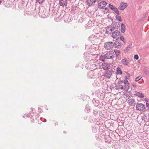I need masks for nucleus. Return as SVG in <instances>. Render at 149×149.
Returning a JSON list of instances; mask_svg holds the SVG:
<instances>
[{
  "label": "nucleus",
  "mask_w": 149,
  "mask_h": 149,
  "mask_svg": "<svg viewBox=\"0 0 149 149\" xmlns=\"http://www.w3.org/2000/svg\"><path fill=\"white\" fill-rule=\"evenodd\" d=\"M104 57L106 59H112V62H113V58L115 57L114 52L112 51L107 52L104 54Z\"/></svg>",
  "instance_id": "1"
},
{
  "label": "nucleus",
  "mask_w": 149,
  "mask_h": 149,
  "mask_svg": "<svg viewBox=\"0 0 149 149\" xmlns=\"http://www.w3.org/2000/svg\"><path fill=\"white\" fill-rule=\"evenodd\" d=\"M98 73L95 70L90 71L87 74V77L89 78H95L97 77Z\"/></svg>",
  "instance_id": "2"
},
{
  "label": "nucleus",
  "mask_w": 149,
  "mask_h": 149,
  "mask_svg": "<svg viewBox=\"0 0 149 149\" xmlns=\"http://www.w3.org/2000/svg\"><path fill=\"white\" fill-rule=\"evenodd\" d=\"M114 46V44L112 42H105L104 43V47L107 50H109L112 48Z\"/></svg>",
  "instance_id": "3"
},
{
  "label": "nucleus",
  "mask_w": 149,
  "mask_h": 149,
  "mask_svg": "<svg viewBox=\"0 0 149 149\" xmlns=\"http://www.w3.org/2000/svg\"><path fill=\"white\" fill-rule=\"evenodd\" d=\"M120 32L118 30L115 31L112 33V37L113 38L116 40L119 38V36L120 35Z\"/></svg>",
  "instance_id": "4"
},
{
  "label": "nucleus",
  "mask_w": 149,
  "mask_h": 149,
  "mask_svg": "<svg viewBox=\"0 0 149 149\" xmlns=\"http://www.w3.org/2000/svg\"><path fill=\"white\" fill-rule=\"evenodd\" d=\"M136 108L137 110L141 111L144 109L145 107L143 104L137 103L136 105Z\"/></svg>",
  "instance_id": "5"
},
{
  "label": "nucleus",
  "mask_w": 149,
  "mask_h": 149,
  "mask_svg": "<svg viewBox=\"0 0 149 149\" xmlns=\"http://www.w3.org/2000/svg\"><path fill=\"white\" fill-rule=\"evenodd\" d=\"M113 71L112 70H107L104 73V76L106 78L109 79L111 76Z\"/></svg>",
  "instance_id": "6"
},
{
  "label": "nucleus",
  "mask_w": 149,
  "mask_h": 149,
  "mask_svg": "<svg viewBox=\"0 0 149 149\" xmlns=\"http://www.w3.org/2000/svg\"><path fill=\"white\" fill-rule=\"evenodd\" d=\"M136 101L135 100L131 98L128 100V103L130 106L133 107L135 106L136 104Z\"/></svg>",
  "instance_id": "7"
},
{
  "label": "nucleus",
  "mask_w": 149,
  "mask_h": 149,
  "mask_svg": "<svg viewBox=\"0 0 149 149\" xmlns=\"http://www.w3.org/2000/svg\"><path fill=\"white\" fill-rule=\"evenodd\" d=\"M127 6V5L126 3L122 2L120 3L118 8L120 10H123L125 9Z\"/></svg>",
  "instance_id": "8"
},
{
  "label": "nucleus",
  "mask_w": 149,
  "mask_h": 149,
  "mask_svg": "<svg viewBox=\"0 0 149 149\" xmlns=\"http://www.w3.org/2000/svg\"><path fill=\"white\" fill-rule=\"evenodd\" d=\"M107 3L105 1L101 2L98 3V6L100 8H102L105 6Z\"/></svg>",
  "instance_id": "9"
},
{
  "label": "nucleus",
  "mask_w": 149,
  "mask_h": 149,
  "mask_svg": "<svg viewBox=\"0 0 149 149\" xmlns=\"http://www.w3.org/2000/svg\"><path fill=\"white\" fill-rule=\"evenodd\" d=\"M117 23L116 22H113L111 24V27L113 28V29L114 30L115 29H118V28L120 27V25L118 24L119 26H117Z\"/></svg>",
  "instance_id": "10"
},
{
  "label": "nucleus",
  "mask_w": 149,
  "mask_h": 149,
  "mask_svg": "<svg viewBox=\"0 0 149 149\" xmlns=\"http://www.w3.org/2000/svg\"><path fill=\"white\" fill-rule=\"evenodd\" d=\"M67 0H60L59 3L60 6H66L67 4Z\"/></svg>",
  "instance_id": "11"
},
{
  "label": "nucleus",
  "mask_w": 149,
  "mask_h": 149,
  "mask_svg": "<svg viewBox=\"0 0 149 149\" xmlns=\"http://www.w3.org/2000/svg\"><path fill=\"white\" fill-rule=\"evenodd\" d=\"M98 38L96 36H95L93 35H92L90 36L88 38V40L92 42L96 40H97Z\"/></svg>",
  "instance_id": "12"
},
{
  "label": "nucleus",
  "mask_w": 149,
  "mask_h": 149,
  "mask_svg": "<svg viewBox=\"0 0 149 149\" xmlns=\"http://www.w3.org/2000/svg\"><path fill=\"white\" fill-rule=\"evenodd\" d=\"M87 4L89 6L94 5L96 2V0H87Z\"/></svg>",
  "instance_id": "13"
},
{
  "label": "nucleus",
  "mask_w": 149,
  "mask_h": 149,
  "mask_svg": "<svg viewBox=\"0 0 149 149\" xmlns=\"http://www.w3.org/2000/svg\"><path fill=\"white\" fill-rule=\"evenodd\" d=\"M114 44V45H115V47L116 48H118L122 45V43L121 42L118 41L115 42Z\"/></svg>",
  "instance_id": "14"
},
{
  "label": "nucleus",
  "mask_w": 149,
  "mask_h": 149,
  "mask_svg": "<svg viewBox=\"0 0 149 149\" xmlns=\"http://www.w3.org/2000/svg\"><path fill=\"white\" fill-rule=\"evenodd\" d=\"M102 66L104 70H106L108 69L109 65L108 63H104L102 64Z\"/></svg>",
  "instance_id": "15"
},
{
  "label": "nucleus",
  "mask_w": 149,
  "mask_h": 149,
  "mask_svg": "<svg viewBox=\"0 0 149 149\" xmlns=\"http://www.w3.org/2000/svg\"><path fill=\"white\" fill-rule=\"evenodd\" d=\"M114 30L113 29H111L109 27H107L106 28V32L107 34H111L112 31Z\"/></svg>",
  "instance_id": "16"
},
{
  "label": "nucleus",
  "mask_w": 149,
  "mask_h": 149,
  "mask_svg": "<svg viewBox=\"0 0 149 149\" xmlns=\"http://www.w3.org/2000/svg\"><path fill=\"white\" fill-rule=\"evenodd\" d=\"M122 63L124 65H127L128 64V62L127 58H125L123 59L121 61Z\"/></svg>",
  "instance_id": "17"
},
{
  "label": "nucleus",
  "mask_w": 149,
  "mask_h": 149,
  "mask_svg": "<svg viewBox=\"0 0 149 149\" xmlns=\"http://www.w3.org/2000/svg\"><path fill=\"white\" fill-rule=\"evenodd\" d=\"M135 95L141 98H143L144 97V95L143 94L137 91L135 92Z\"/></svg>",
  "instance_id": "18"
},
{
  "label": "nucleus",
  "mask_w": 149,
  "mask_h": 149,
  "mask_svg": "<svg viewBox=\"0 0 149 149\" xmlns=\"http://www.w3.org/2000/svg\"><path fill=\"white\" fill-rule=\"evenodd\" d=\"M126 30L125 26L123 23L121 24V31L122 33H124L125 32Z\"/></svg>",
  "instance_id": "19"
},
{
  "label": "nucleus",
  "mask_w": 149,
  "mask_h": 149,
  "mask_svg": "<svg viewBox=\"0 0 149 149\" xmlns=\"http://www.w3.org/2000/svg\"><path fill=\"white\" fill-rule=\"evenodd\" d=\"M100 60L103 62L106 59V58L104 57V55H101L100 56Z\"/></svg>",
  "instance_id": "20"
},
{
  "label": "nucleus",
  "mask_w": 149,
  "mask_h": 149,
  "mask_svg": "<svg viewBox=\"0 0 149 149\" xmlns=\"http://www.w3.org/2000/svg\"><path fill=\"white\" fill-rule=\"evenodd\" d=\"M129 88L130 86L129 84V83L125 84V85L124 86V90L125 91H127L129 89Z\"/></svg>",
  "instance_id": "21"
},
{
  "label": "nucleus",
  "mask_w": 149,
  "mask_h": 149,
  "mask_svg": "<svg viewBox=\"0 0 149 149\" xmlns=\"http://www.w3.org/2000/svg\"><path fill=\"white\" fill-rule=\"evenodd\" d=\"M117 70V74H122V71L119 67H118L116 69Z\"/></svg>",
  "instance_id": "22"
},
{
  "label": "nucleus",
  "mask_w": 149,
  "mask_h": 149,
  "mask_svg": "<svg viewBox=\"0 0 149 149\" xmlns=\"http://www.w3.org/2000/svg\"><path fill=\"white\" fill-rule=\"evenodd\" d=\"M123 86L121 85L120 84H118L117 86H116V89H123Z\"/></svg>",
  "instance_id": "23"
},
{
  "label": "nucleus",
  "mask_w": 149,
  "mask_h": 149,
  "mask_svg": "<svg viewBox=\"0 0 149 149\" xmlns=\"http://www.w3.org/2000/svg\"><path fill=\"white\" fill-rule=\"evenodd\" d=\"M91 109H90L89 106H86L85 109V111L87 113H89Z\"/></svg>",
  "instance_id": "24"
},
{
  "label": "nucleus",
  "mask_w": 149,
  "mask_h": 149,
  "mask_svg": "<svg viewBox=\"0 0 149 149\" xmlns=\"http://www.w3.org/2000/svg\"><path fill=\"white\" fill-rule=\"evenodd\" d=\"M114 52L116 54V57L117 58L119 54L120 51L119 50L116 49L114 50Z\"/></svg>",
  "instance_id": "25"
},
{
  "label": "nucleus",
  "mask_w": 149,
  "mask_h": 149,
  "mask_svg": "<svg viewBox=\"0 0 149 149\" xmlns=\"http://www.w3.org/2000/svg\"><path fill=\"white\" fill-rule=\"evenodd\" d=\"M18 6L19 8L21 9L23 8V5L22 2L21 3H19L18 4Z\"/></svg>",
  "instance_id": "26"
},
{
  "label": "nucleus",
  "mask_w": 149,
  "mask_h": 149,
  "mask_svg": "<svg viewBox=\"0 0 149 149\" xmlns=\"http://www.w3.org/2000/svg\"><path fill=\"white\" fill-rule=\"evenodd\" d=\"M116 19L118 20L119 21L121 22L122 19L120 16L117 15L116 16Z\"/></svg>",
  "instance_id": "27"
},
{
  "label": "nucleus",
  "mask_w": 149,
  "mask_h": 149,
  "mask_svg": "<svg viewBox=\"0 0 149 149\" xmlns=\"http://www.w3.org/2000/svg\"><path fill=\"white\" fill-rule=\"evenodd\" d=\"M143 71L145 74L146 75L149 74V70H148L146 68L143 69Z\"/></svg>",
  "instance_id": "28"
},
{
  "label": "nucleus",
  "mask_w": 149,
  "mask_h": 149,
  "mask_svg": "<svg viewBox=\"0 0 149 149\" xmlns=\"http://www.w3.org/2000/svg\"><path fill=\"white\" fill-rule=\"evenodd\" d=\"M114 11V12L118 15H119V11L118 10L117 8L116 7L113 10Z\"/></svg>",
  "instance_id": "29"
},
{
  "label": "nucleus",
  "mask_w": 149,
  "mask_h": 149,
  "mask_svg": "<svg viewBox=\"0 0 149 149\" xmlns=\"http://www.w3.org/2000/svg\"><path fill=\"white\" fill-rule=\"evenodd\" d=\"M109 6L110 8L112 10H113L114 9L116 8L113 5L111 4L109 5Z\"/></svg>",
  "instance_id": "30"
},
{
  "label": "nucleus",
  "mask_w": 149,
  "mask_h": 149,
  "mask_svg": "<svg viewBox=\"0 0 149 149\" xmlns=\"http://www.w3.org/2000/svg\"><path fill=\"white\" fill-rule=\"evenodd\" d=\"M141 77L140 76H139L137 77H136L135 79V81L137 82L140 80L141 79Z\"/></svg>",
  "instance_id": "31"
},
{
  "label": "nucleus",
  "mask_w": 149,
  "mask_h": 149,
  "mask_svg": "<svg viewBox=\"0 0 149 149\" xmlns=\"http://www.w3.org/2000/svg\"><path fill=\"white\" fill-rule=\"evenodd\" d=\"M127 93L126 94L127 96L130 97V96H132V93H131L130 91L127 92Z\"/></svg>",
  "instance_id": "32"
},
{
  "label": "nucleus",
  "mask_w": 149,
  "mask_h": 149,
  "mask_svg": "<svg viewBox=\"0 0 149 149\" xmlns=\"http://www.w3.org/2000/svg\"><path fill=\"white\" fill-rule=\"evenodd\" d=\"M68 15H65V16L64 17H63V18H64V19H65V21L66 22H69V21H68V20L67 19V20H66V19H65V18H68Z\"/></svg>",
  "instance_id": "33"
},
{
  "label": "nucleus",
  "mask_w": 149,
  "mask_h": 149,
  "mask_svg": "<svg viewBox=\"0 0 149 149\" xmlns=\"http://www.w3.org/2000/svg\"><path fill=\"white\" fill-rule=\"evenodd\" d=\"M130 49V47H127L125 49L124 51L125 52H127L128 51H129Z\"/></svg>",
  "instance_id": "34"
},
{
  "label": "nucleus",
  "mask_w": 149,
  "mask_h": 149,
  "mask_svg": "<svg viewBox=\"0 0 149 149\" xmlns=\"http://www.w3.org/2000/svg\"><path fill=\"white\" fill-rule=\"evenodd\" d=\"M37 1L39 3H41L44 1L45 0H37Z\"/></svg>",
  "instance_id": "35"
},
{
  "label": "nucleus",
  "mask_w": 149,
  "mask_h": 149,
  "mask_svg": "<svg viewBox=\"0 0 149 149\" xmlns=\"http://www.w3.org/2000/svg\"><path fill=\"white\" fill-rule=\"evenodd\" d=\"M134 58L135 59L137 60L139 58V56L137 54H136L134 55Z\"/></svg>",
  "instance_id": "36"
},
{
  "label": "nucleus",
  "mask_w": 149,
  "mask_h": 149,
  "mask_svg": "<svg viewBox=\"0 0 149 149\" xmlns=\"http://www.w3.org/2000/svg\"><path fill=\"white\" fill-rule=\"evenodd\" d=\"M120 39L122 41L124 42H124L125 39H124V38L123 36H121L120 37Z\"/></svg>",
  "instance_id": "37"
},
{
  "label": "nucleus",
  "mask_w": 149,
  "mask_h": 149,
  "mask_svg": "<svg viewBox=\"0 0 149 149\" xmlns=\"http://www.w3.org/2000/svg\"><path fill=\"white\" fill-rule=\"evenodd\" d=\"M146 107L148 108V110L149 111V104L147 102H146Z\"/></svg>",
  "instance_id": "38"
},
{
  "label": "nucleus",
  "mask_w": 149,
  "mask_h": 149,
  "mask_svg": "<svg viewBox=\"0 0 149 149\" xmlns=\"http://www.w3.org/2000/svg\"><path fill=\"white\" fill-rule=\"evenodd\" d=\"M126 73L127 74L128 76H126V79H128V78L130 76V74L129 73L126 72Z\"/></svg>",
  "instance_id": "39"
},
{
  "label": "nucleus",
  "mask_w": 149,
  "mask_h": 149,
  "mask_svg": "<svg viewBox=\"0 0 149 149\" xmlns=\"http://www.w3.org/2000/svg\"><path fill=\"white\" fill-rule=\"evenodd\" d=\"M31 111H32L33 112V113H34L35 111V109H33V108H31Z\"/></svg>",
  "instance_id": "40"
},
{
  "label": "nucleus",
  "mask_w": 149,
  "mask_h": 149,
  "mask_svg": "<svg viewBox=\"0 0 149 149\" xmlns=\"http://www.w3.org/2000/svg\"><path fill=\"white\" fill-rule=\"evenodd\" d=\"M124 83L125 84H127L129 83L127 79H125L124 81Z\"/></svg>",
  "instance_id": "41"
},
{
  "label": "nucleus",
  "mask_w": 149,
  "mask_h": 149,
  "mask_svg": "<svg viewBox=\"0 0 149 149\" xmlns=\"http://www.w3.org/2000/svg\"><path fill=\"white\" fill-rule=\"evenodd\" d=\"M132 44H130L127 47H130V48L131 49V46H132Z\"/></svg>",
  "instance_id": "42"
},
{
  "label": "nucleus",
  "mask_w": 149,
  "mask_h": 149,
  "mask_svg": "<svg viewBox=\"0 0 149 149\" xmlns=\"http://www.w3.org/2000/svg\"><path fill=\"white\" fill-rule=\"evenodd\" d=\"M132 86L134 87H136V86L134 84H132Z\"/></svg>",
  "instance_id": "43"
},
{
  "label": "nucleus",
  "mask_w": 149,
  "mask_h": 149,
  "mask_svg": "<svg viewBox=\"0 0 149 149\" xmlns=\"http://www.w3.org/2000/svg\"><path fill=\"white\" fill-rule=\"evenodd\" d=\"M92 102L94 103V102H96V101L95 100H92Z\"/></svg>",
  "instance_id": "44"
},
{
  "label": "nucleus",
  "mask_w": 149,
  "mask_h": 149,
  "mask_svg": "<svg viewBox=\"0 0 149 149\" xmlns=\"http://www.w3.org/2000/svg\"><path fill=\"white\" fill-rule=\"evenodd\" d=\"M145 101L146 102H148V100H146V99H145Z\"/></svg>",
  "instance_id": "45"
},
{
  "label": "nucleus",
  "mask_w": 149,
  "mask_h": 149,
  "mask_svg": "<svg viewBox=\"0 0 149 149\" xmlns=\"http://www.w3.org/2000/svg\"><path fill=\"white\" fill-rule=\"evenodd\" d=\"M1 2H2L1 0H0V4H1Z\"/></svg>",
  "instance_id": "46"
},
{
  "label": "nucleus",
  "mask_w": 149,
  "mask_h": 149,
  "mask_svg": "<svg viewBox=\"0 0 149 149\" xmlns=\"http://www.w3.org/2000/svg\"><path fill=\"white\" fill-rule=\"evenodd\" d=\"M124 94H125V92H124Z\"/></svg>",
  "instance_id": "47"
}]
</instances>
